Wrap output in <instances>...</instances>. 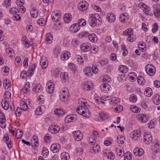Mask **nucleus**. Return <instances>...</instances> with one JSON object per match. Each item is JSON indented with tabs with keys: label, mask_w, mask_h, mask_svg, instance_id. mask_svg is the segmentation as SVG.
I'll return each mask as SVG.
<instances>
[{
	"label": "nucleus",
	"mask_w": 160,
	"mask_h": 160,
	"mask_svg": "<svg viewBox=\"0 0 160 160\" xmlns=\"http://www.w3.org/2000/svg\"><path fill=\"white\" fill-rule=\"evenodd\" d=\"M96 14H90L89 15L88 21L90 25L92 27H94L97 25H99L101 23V19L100 18H97Z\"/></svg>",
	"instance_id": "obj_1"
},
{
	"label": "nucleus",
	"mask_w": 160,
	"mask_h": 160,
	"mask_svg": "<svg viewBox=\"0 0 160 160\" xmlns=\"http://www.w3.org/2000/svg\"><path fill=\"white\" fill-rule=\"evenodd\" d=\"M76 110L78 114L86 118H89L91 116L90 112L85 106H79L77 108Z\"/></svg>",
	"instance_id": "obj_2"
},
{
	"label": "nucleus",
	"mask_w": 160,
	"mask_h": 160,
	"mask_svg": "<svg viewBox=\"0 0 160 160\" xmlns=\"http://www.w3.org/2000/svg\"><path fill=\"white\" fill-rule=\"evenodd\" d=\"M60 93V97L61 100L63 102L67 101L68 97V89L65 88H63Z\"/></svg>",
	"instance_id": "obj_3"
},
{
	"label": "nucleus",
	"mask_w": 160,
	"mask_h": 160,
	"mask_svg": "<svg viewBox=\"0 0 160 160\" xmlns=\"http://www.w3.org/2000/svg\"><path fill=\"white\" fill-rule=\"evenodd\" d=\"M145 70L147 73L150 76H153L156 72L155 67L151 64H148L145 67Z\"/></svg>",
	"instance_id": "obj_4"
},
{
	"label": "nucleus",
	"mask_w": 160,
	"mask_h": 160,
	"mask_svg": "<svg viewBox=\"0 0 160 160\" xmlns=\"http://www.w3.org/2000/svg\"><path fill=\"white\" fill-rule=\"evenodd\" d=\"M101 99L103 101H107L110 99V102L113 103H118L120 100L119 98H111V97L110 96L103 95L101 97Z\"/></svg>",
	"instance_id": "obj_5"
},
{
	"label": "nucleus",
	"mask_w": 160,
	"mask_h": 160,
	"mask_svg": "<svg viewBox=\"0 0 160 160\" xmlns=\"http://www.w3.org/2000/svg\"><path fill=\"white\" fill-rule=\"evenodd\" d=\"M78 9L80 11H84L88 9V4L85 1L81 2L78 5Z\"/></svg>",
	"instance_id": "obj_6"
},
{
	"label": "nucleus",
	"mask_w": 160,
	"mask_h": 160,
	"mask_svg": "<svg viewBox=\"0 0 160 160\" xmlns=\"http://www.w3.org/2000/svg\"><path fill=\"white\" fill-rule=\"evenodd\" d=\"M92 83L90 82L87 81L83 83L82 88L84 90H90L92 89Z\"/></svg>",
	"instance_id": "obj_7"
},
{
	"label": "nucleus",
	"mask_w": 160,
	"mask_h": 160,
	"mask_svg": "<svg viewBox=\"0 0 160 160\" xmlns=\"http://www.w3.org/2000/svg\"><path fill=\"white\" fill-rule=\"evenodd\" d=\"M73 133V137L74 139L77 141H81L83 137L82 133L79 130H77Z\"/></svg>",
	"instance_id": "obj_8"
},
{
	"label": "nucleus",
	"mask_w": 160,
	"mask_h": 160,
	"mask_svg": "<svg viewBox=\"0 0 160 160\" xmlns=\"http://www.w3.org/2000/svg\"><path fill=\"white\" fill-rule=\"evenodd\" d=\"M77 116L75 114H71L67 116L65 118V122L66 123L75 121L77 119Z\"/></svg>",
	"instance_id": "obj_9"
},
{
	"label": "nucleus",
	"mask_w": 160,
	"mask_h": 160,
	"mask_svg": "<svg viewBox=\"0 0 160 160\" xmlns=\"http://www.w3.org/2000/svg\"><path fill=\"white\" fill-rule=\"evenodd\" d=\"M80 48L82 51L86 52L90 50L91 48V45L89 43L86 42L82 44Z\"/></svg>",
	"instance_id": "obj_10"
},
{
	"label": "nucleus",
	"mask_w": 160,
	"mask_h": 160,
	"mask_svg": "<svg viewBox=\"0 0 160 160\" xmlns=\"http://www.w3.org/2000/svg\"><path fill=\"white\" fill-rule=\"evenodd\" d=\"M144 139L147 144L151 142L152 140V138L151 134L148 132H146L144 135Z\"/></svg>",
	"instance_id": "obj_11"
},
{
	"label": "nucleus",
	"mask_w": 160,
	"mask_h": 160,
	"mask_svg": "<svg viewBox=\"0 0 160 160\" xmlns=\"http://www.w3.org/2000/svg\"><path fill=\"white\" fill-rule=\"evenodd\" d=\"M100 88L104 92H107L111 90V87L107 83H103L100 86Z\"/></svg>",
	"instance_id": "obj_12"
},
{
	"label": "nucleus",
	"mask_w": 160,
	"mask_h": 160,
	"mask_svg": "<svg viewBox=\"0 0 160 160\" xmlns=\"http://www.w3.org/2000/svg\"><path fill=\"white\" fill-rule=\"evenodd\" d=\"M138 119L141 122H146L148 121V117L143 114L140 113L137 117Z\"/></svg>",
	"instance_id": "obj_13"
},
{
	"label": "nucleus",
	"mask_w": 160,
	"mask_h": 160,
	"mask_svg": "<svg viewBox=\"0 0 160 160\" xmlns=\"http://www.w3.org/2000/svg\"><path fill=\"white\" fill-rule=\"evenodd\" d=\"M133 153L136 156H140L144 154V151L142 148H136L133 150Z\"/></svg>",
	"instance_id": "obj_14"
},
{
	"label": "nucleus",
	"mask_w": 160,
	"mask_h": 160,
	"mask_svg": "<svg viewBox=\"0 0 160 160\" xmlns=\"http://www.w3.org/2000/svg\"><path fill=\"white\" fill-rule=\"evenodd\" d=\"M42 89V86L40 84H37L34 85L32 91L36 93H39L41 92Z\"/></svg>",
	"instance_id": "obj_15"
},
{
	"label": "nucleus",
	"mask_w": 160,
	"mask_h": 160,
	"mask_svg": "<svg viewBox=\"0 0 160 160\" xmlns=\"http://www.w3.org/2000/svg\"><path fill=\"white\" fill-rule=\"evenodd\" d=\"M60 148V145L58 144H53L51 146V151L53 153H56L58 152Z\"/></svg>",
	"instance_id": "obj_16"
},
{
	"label": "nucleus",
	"mask_w": 160,
	"mask_h": 160,
	"mask_svg": "<svg viewBox=\"0 0 160 160\" xmlns=\"http://www.w3.org/2000/svg\"><path fill=\"white\" fill-rule=\"evenodd\" d=\"M80 29V27L78 23H75L71 26L70 28L71 31L73 33H75L78 31Z\"/></svg>",
	"instance_id": "obj_17"
},
{
	"label": "nucleus",
	"mask_w": 160,
	"mask_h": 160,
	"mask_svg": "<svg viewBox=\"0 0 160 160\" xmlns=\"http://www.w3.org/2000/svg\"><path fill=\"white\" fill-rule=\"evenodd\" d=\"M45 110V107L44 106H39L35 111V113L37 115H41Z\"/></svg>",
	"instance_id": "obj_18"
},
{
	"label": "nucleus",
	"mask_w": 160,
	"mask_h": 160,
	"mask_svg": "<svg viewBox=\"0 0 160 160\" xmlns=\"http://www.w3.org/2000/svg\"><path fill=\"white\" fill-rule=\"evenodd\" d=\"M60 127L58 125H52L51 126V133L53 134L58 133L60 130Z\"/></svg>",
	"instance_id": "obj_19"
},
{
	"label": "nucleus",
	"mask_w": 160,
	"mask_h": 160,
	"mask_svg": "<svg viewBox=\"0 0 160 160\" xmlns=\"http://www.w3.org/2000/svg\"><path fill=\"white\" fill-rule=\"evenodd\" d=\"M61 14L59 13L54 12L52 14V20L53 22H57L59 21Z\"/></svg>",
	"instance_id": "obj_20"
},
{
	"label": "nucleus",
	"mask_w": 160,
	"mask_h": 160,
	"mask_svg": "<svg viewBox=\"0 0 160 160\" xmlns=\"http://www.w3.org/2000/svg\"><path fill=\"white\" fill-rule=\"evenodd\" d=\"M107 18L108 21L109 22H113L115 20V16L114 14L112 13H108L107 14Z\"/></svg>",
	"instance_id": "obj_21"
},
{
	"label": "nucleus",
	"mask_w": 160,
	"mask_h": 160,
	"mask_svg": "<svg viewBox=\"0 0 160 160\" xmlns=\"http://www.w3.org/2000/svg\"><path fill=\"white\" fill-rule=\"evenodd\" d=\"M38 140V136L36 135H34L31 140V144L32 146L38 147L39 145Z\"/></svg>",
	"instance_id": "obj_22"
},
{
	"label": "nucleus",
	"mask_w": 160,
	"mask_h": 160,
	"mask_svg": "<svg viewBox=\"0 0 160 160\" xmlns=\"http://www.w3.org/2000/svg\"><path fill=\"white\" fill-rule=\"evenodd\" d=\"M65 113L66 111L61 108L56 109L54 111V114L57 115H63Z\"/></svg>",
	"instance_id": "obj_23"
},
{
	"label": "nucleus",
	"mask_w": 160,
	"mask_h": 160,
	"mask_svg": "<svg viewBox=\"0 0 160 160\" xmlns=\"http://www.w3.org/2000/svg\"><path fill=\"white\" fill-rule=\"evenodd\" d=\"M132 138L134 140H136L140 136V131L139 130L134 131L131 132Z\"/></svg>",
	"instance_id": "obj_24"
},
{
	"label": "nucleus",
	"mask_w": 160,
	"mask_h": 160,
	"mask_svg": "<svg viewBox=\"0 0 160 160\" xmlns=\"http://www.w3.org/2000/svg\"><path fill=\"white\" fill-rule=\"evenodd\" d=\"M4 141L6 142L8 147L9 148H11L12 146L11 144V141L9 139L8 135L7 134H6L4 136Z\"/></svg>",
	"instance_id": "obj_25"
},
{
	"label": "nucleus",
	"mask_w": 160,
	"mask_h": 160,
	"mask_svg": "<svg viewBox=\"0 0 160 160\" xmlns=\"http://www.w3.org/2000/svg\"><path fill=\"white\" fill-rule=\"evenodd\" d=\"M88 38L89 40L92 42H96L98 40L97 37L94 33L89 34L88 36Z\"/></svg>",
	"instance_id": "obj_26"
},
{
	"label": "nucleus",
	"mask_w": 160,
	"mask_h": 160,
	"mask_svg": "<svg viewBox=\"0 0 160 160\" xmlns=\"http://www.w3.org/2000/svg\"><path fill=\"white\" fill-rule=\"evenodd\" d=\"M9 101L6 99H3L2 101V106L5 110H7L9 108L8 101Z\"/></svg>",
	"instance_id": "obj_27"
},
{
	"label": "nucleus",
	"mask_w": 160,
	"mask_h": 160,
	"mask_svg": "<svg viewBox=\"0 0 160 160\" xmlns=\"http://www.w3.org/2000/svg\"><path fill=\"white\" fill-rule=\"evenodd\" d=\"M153 102L156 105H158L160 103V96L158 94L154 95L153 99Z\"/></svg>",
	"instance_id": "obj_28"
},
{
	"label": "nucleus",
	"mask_w": 160,
	"mask_h": 160,
	"mask_svg": "<svg viewBox=\"0 0 160 160\" xmlns=\"http://www.w3.org/2000/svg\"><path fill=\"white\" fill-rule=\"evenodd\" d=\"M22 41L23 44L25 47L27 48H28L30 46V43L28 41V39L27 38L24 36H23L22 38Z\"/></svg>",
	"instance_id": "obj_29"
},
{
	"label": "nucleus",
	"mask_w": 160,
	"mask_h": 160,
	"mask_svg": "<svg viewBox=\"0 0 160 160\" xmlns=\"http://www.w3.org/2000/svg\"><path fill=\"white\" fill-rule=\"evenodd\" d=\"M72 15L70 13H68L64 14L63 16V19L66 23H69L71 20Z\"/></svg>",
	"instance_id": "obj_30"
},
{
	"label": "nucleus",
	"mask_w": 160,
	"mask_h": 160,
	"mask_svg": "<svg viewBox=\"0 0 160 160\" xmlns=\"http://www.w3.org/2000/svg\"><path fill=\"white\" fill-rule=\"evenodd\" d=\"M116 152L118 155L121 157H122L125 154L124 153L123 149L121 146H119L116 149Z\"/></svg>",
	"instance_id": "obj_31"
},
{
	"label": "nucleus",
	"mask_w": 160,
	"mask_h": 160,
	"mask_svg": "<svg viewBox=\"0 0 160 160\" xmlns=\"http://www.w3.org/2000/svg\"><path fill=\"white\" fill-rule=\"evenodd\" d=\"M119 70L122 73H126L128 70L127 67L123 65H120L118 68Z\"/></svg>",
	"instance_id": "obj_32"
},
{
	"label": "nucleus",
	"mask_w": 160,
	"mask_h": 160,
	"mask_svg": "<svg viewBox=\"0 0 160 160\" xmlns=\"http://www.w3.org/2000/svg\"><path fill=\"white\" fill-rule=\"evenodd\" d=\"M130 110L132 112L137 113L140 112L141 109L134 105H131L130 106Z\"/></svg>",
	"instance_id": "obj_33"
},
{
	"label": "nucleus",
	"mask_w": 160,
	"mask_h": 160,
	"mask_svg": "<svg viewBox=\"0 0 160 160\" xmlns=\"http://www.w3.org/2000/svg\"><path fill=\"white\" fill-rule=\"evenodd\" d=\"M118 142L119 144H122L124 142L125 138L122 135H120L117 137Z\"/></svg>",
	"instance_id": "obj_34"
},
{
	"label": "nucleus",
	"mask_w": 160,
	"mask_h": 160,
	"mask_svg": "<svg viewBox=\"0 0 160 160\" xmlns=\"http://www.w3.org/2000/svg\"><path fill=\"white\" fill-rule=\"evenodd\" d=\"M61 157L62 160H67L69 158V154L67 152H63L61 154Z\"/></svg>",
	"instance_id": "obj_35"
},
{
	"label": "nucleus",
	"mask_w": 160,
	"mask_h": 160,
	"mask_svg": "<svg viewBox=\"0 0 160 160\" xmlns=\"http://www.w3.org/2000/svg\"><path fill=\"white\" fill-rule=\"evenodd\" d=\"M99 117L101 119L103 120L107 119L108 117V115L107 113H104L102 112H100L99 113Z\"/></svg>",
	"instance_id": "obj_36"
},
{
	"label": "nucleus",
	"mask_w": 160,
	"mask_h": 160,
	"mask_svg": "<svg viewBox=\"0 0 160 160\" xmlns=\"http://www.w3.org/2000/svg\"><path fill=\"white\" fill-rule=\"evenodd\" d=\"M31 16L33 18H36L38 16V11L34 8H32L30 11Z\"/></svg>",
	"instance_id": "obj_37"
},
{
	"label": "nucleus",
	"mask_w": 160,
	"mask_h": 160,
	"mask_svg": "<svg viewBox=\"0 0 160 160\" xmlns=\"http://www.w3.org/2000/svg\"><path fill=\"white\" fill-rule=\"evenodd\" d=\"M29 85L30 84L29 82H27L25 85L24 87L22 88V90L25 93H26L30 91Z\"/></svg>",
	"instance_id": "obj_38"
},
{
	"label": "nucleus",
	"mask_w": 160,
	"mask_h": 160,
	"mask_svg": "<svg viewBox=\"0 0 160 160\" xmlns=\"http://www.w3.org/2000/svg\"><path fill=\"white\" fill-rule=\"evenodd\" d=\"M108 63V61H107L104 60H101L98 61L97 62V65L98 67H101L106 65Z\"/></svg>",
	"instance_id": "obj_39"
},
{
	"label": "nucleus",
	"mask_w": 160,
	"mask_h": 160,
	"mask_svg": "<svg viewBox=\"0 0 160 160\" xmlns=\"http://www.w3.org/2000/svg\"><path fill=\"white\" fill-rule=\"evenodd\" d=\"M11 94L9 92L7 91L5 92L4 95V99H6L8 101H10L11 100Z\"/></svg>",
	"instance_id": "obj_40"
},
{
	"label": "nucleus",
	"mask_w": 160,
	"mask_h": 160,
	"mask_svg": "<svg viewBox=\"0 0 160 160\" xmlns=\"http://www.w3.org/2000/svg\"><path fill=\"white\" fill-rule=\"evenodd\" d=\"M23 135L22 130L20 129H17L16 132V137L17 139H19L21 138Z\"/></svg>",
	"instance_id": "obj_41"
},
{
	"label": "nucleus",
	"mask_w": 160,
	"mask_h": 160,
	"mask_svg": "<svg viewBox=\"0 0 160 160\" xmlns=\"http://www.w3.org/2000/svg\"><path fill=\"white\" fill-rule=\"evenodd\" d=\"M5 122L6 118L5 116L0 110V123L2 124H3L5 123Z\"/></svg>",
	"instance_id": "obj_42"
},
{
	"label": "nucleus",
	"mask_w": 160,
	"mask_h": 160,
	"mask_svg": "<svg viewBox=\"0 0 160 160\" xmlns=\"http://www.w3.org/2000/svg\"><path fill=\"white\" fill-rule=\"evenodd\" d=\"M152 89L150 88H147L145 92V94L148 97H150L152 94Z\"/></svg>",
	"instance_id": "obj_43"
},
{
	"label": "nucleus",
	"mask_w": 160,
	"mask_h": 160,
	"mask_svg": "<svg viewBox=\"0 0 160 160\" xmlns=\"http://www.w3.org/2000/svg\"><path fill=\"white\" fill-rule=\"evenodd\" d=\"M61 57L63 60H67L70 57V53L67 52L62 55Z\"/></svg>",
	"instance_id": "obj_44"
},
{
	"label": "nucleus",
	"mask_w": 160,
	"mask_h": 160,
	"mask_svg": "<svg viewBox=\"0 0 160 160\" xmlns=\"http://www.w3.org/2000/svg\"><path fill=\"white\" fill-rule=\"evenodd\" d=\"M123 33L124 35H128L129 36L130 35L133 34V30L131 28H129L124 31Z\"/></svg>",
	"instance_id": "obj_45"
},
{
	"label": "nucleus",
	"mask_w": 160,
	"mask_h": 160,
	"mask_svg": "<svg viewBox=\"0 0 160 160\" xmlns=\"http://www.w3.org/2000/svg\"><path fill=\"white\" fill-rule=\"evenodd\" d=\"M120 20L122 23H125L126 20L127 19V16L124 14H122L120 15L119 17Z\"/></svg>",
	"instance_id": "obj_46"
},
{
	"label": "nucleus",
	"mask_w": 160,
	"mask_h": 160,
	"mask_svg": "<svg viewBox=\"0 0 160 160\" xmlns=\"http://www.w3.org/2000/svg\"><path fill=\"white\" fill-rule=\"evenodd\" d=\"M132 157L129 152H127L124 154V160H131Z\"/></svg>",
	"instance_id": "obj_47"
},
{
	"label": "nucleus",
	"mask_w": 160,
	"mask_h": 160,
	"mask_svg": "<svg viewBox=\"0 0 160 160\" xmlns=\"http://www.w3.org/2000/svg\"><path fill=\"white\" fill-rule=\"evenodd\" d=\"M129 99L131 102L134 103L137 101V97L135 95L132 94L130 95Z\"/></svg>",
	"instance_id": "obj_48"
},
{
	"label": "nucleus",
	"mask_w": 160,
	"mask_h": 160,
	"mask_svg": "<svg viewBox=\"0 0 160 160\" xmlns=\"http://www.w3.org/2000/svg\"><path fill=\"white\" fill-rule=\"evenodd\" d=\"M49 154V151L45 147L43 148L42 151V154L44 156L46 157Z\"/></svg>",
	"instance_id": "obj_49"
},
{
	"label": "nucleus",
	"mask_w": 160,
	"mask_h": 160,
	"mask_svg": "<svg viewBox=\"0 0 160 160\" xmlns=\"http://www.w3.org/2000/svg\"><path fill=\"white\" fill-rule=\"evenodd\" d=\"M62 27L60 23L58 24L54 23L53 26L52 27V29L54 31H56L60 29Z\"/></svg>",
	"instance_id": "obj_50"
},
{
	"label": "nucleus",
	"mask_w": 160,
	"mask_h": 160,
	"mask_svg": "<svg viewBox=\"0 0 160 160\" xmlns=\"http://www.w3.org/2000/svg\"><path fill=\"white\" fill-rule=\"evenodd\" d=\"M78 23L80 27V26H83L86 24V21L85 19H81L79 20Z\"/></svg>",
	"instance_id": "obj_51"
},
{
	"label": "nucleus",
	"mask_w": 160,
	"mask_h": 160,
	"mask_svg": "<svg viewBox=\"0 0 160 160\" xmlns=\"http://www.w3.org/2000/svg\"><path fill=\"white\" fill-rule=\"evenodd\" d=\"M99 147V146H98L97 144L95 146L93 147L92 149L91 150V152L92 153L98 152Z\"/></svg>",
	"instance_id": "obj_52"
},
{
	"label": "nucleus",
	"mask_w": 160,
	"mask_h": 160,
	"mask_svg": "<svg viewBox=\"0 0 160 160\" xmlns=\"http://www.w3.org/2000/svg\"><path fill=\"white\" fill-rule=\"evenodd\" d=\"M50 140V134L49 133L46 134L44 137V141L45 143L48 142Z\"/></svg>",
	"instance_id": "obj_53"
},
{
	"label": "nucleus",
	"mask_w": 160,
	"mask_h": 160,
	"mask_svg": "<svg viewBox=\"0 0 160 160\" xmlns=\"http://www.w3.org/2000/svg\"><path fill=\"white\" fill-rule=\"evenodd\" d=\"M92 71V68L89 67H86L84 69V72L86 75H88V73H91Z\"/></svg>",
	"instance_id": "obj_54"
},
{
	"label": "nucleus",
	"mask_w": 160,
	"mask_h": 160,
	"mask_svg": "<svg viewBox=\"0 0 160 160\" xmlns=\"http://www.w3.org/2000/svg\"><path fill=\"white\" fill-rule=\"evenodd\" d=\"M69 69L72 71H75L76 70V68L75 67V64L73 63H70L69 65Z\"/></svg>",
	"instance_id": "obj_55"
},
{
	"label": "nucleus",
	"mask_w": 160,
	"mask_h": 160,
	"mask_svg": "<svg viewBox=\"0 0 160 160\" xmlns=\"http://www.w3.org/2000/svg\"><path fill=\"white\" fill-rule=\"evenodd\" d=\"M40 64L42 69L45 68L47 66V64L46 62L44 61L42 59H41Z\"/></svg>",
	"instance_id": "obj_56"
},
{
	"label": "nucleus",
	"mask_w": 160,
	"mask_h": 160,
	"mask_svg": "<svg viewBox=\"0 0 160 160\" xmlns=\"http://www.w3.org/2000/svg\"><path fill=\"white\" fill-rule=\"evenodd\" d=\"M111 80V79L110 77L108 75H105L104 76L103 81L104 82L107 83L109 82Z\"/></svg>",
	"instance_id": "obj_57"
},
{
	"label": "nucleus",
	"mask_w": 160,
	"mask_h": 160,
	"mask_svg": "<svg viewBox=\"0 0 160 160\" xmlns=\"http://www.w3.org/2000/svg\"><path fill=\"white\" fill-rule=\"evenodd\" d=\"M46 89L47 92L48 93H50V80L47 81L46 84Z\"/></svg>",
	"instance_id": "obj_58"
},
{
	"label": "nucleus",
	"mask_w": 160,
	"mask_h": 160,
	"mask_svg": "<svg viewBox=\"0 0 160 160\" xmlns=\"http://www.w3.org/2000/svg\"><path fill=\"white\" fill-rule=\"evenodd\" d=\"M13 49L11 48H7L6 50V52L7 54L8 55L9 57L11 56V54L13 53Z\"/></svg>",
	"instance_id": "obj_59"
},
{
	"label": "nucleus",
	"mask_w": 160,
	"mask_h": 160,
	"mask_svg": "<svg viewBox=\"0 0 160 160\" xmlns=\"http://www.w3.org/2000/svg\"><path fill=\"white\" fill-rule=\"evenodd\" d=\"M136 39V38L135 36L133 34L130 35L128 38V41L130 42H132Z\"/></svg>",
	"instance_id": "obj_60"
},
{
	"label": "nucleus",
	"mask_w": 160,
	"mask_h": 160,
	"mask_svg": "<svg viewBox=\"0 0 160 160\" xmlns=\"http://www.w3.org/2000/svg\"><path fill=\"white\" fill-rule=\"evenodd\" d=\"M43 96H39L38 97L37 99V102L40 104H42L44 102V98H43Z\"/></svg>",
	"instance_id": "obj_61"
},
{
	"label": "nucleus",
	"mask_w": 160,
	"mask_h": 160,
	"mask_svg": "<svg viewBox=\"0 0 160 160\" xmlns=\"http://www.w3.org/2000/svg\"><path fill=\"white\" fill-rule=\"evenodd\" d=\"M44 22L43 18L39 19L37 21V23L40 26H43L44 25Z\"/></svg>",
	"instance_id": "obj_62"
},
{
	"label": "nucleus",
	"mask_w": 160,
	"mask_h": 160,
	"mask_svg": "<svg viewBox=\"0 0 160 160\" xmlns=\"http://www.w3.org/2000/svg\"><path fill=\"white\" fill-rule=\"evenodd\" d=\"M137 80L138 83L140 84L142 83L144 81L143 78L140 76H139L138 77Z\"/></svg>",
	"instance_id": "obj_63"
},
{
	"label": "nucleus",
	"mask_w": 160,
	"mask_h": 160,
	"mask_svg": "<svg viewBox=\"0 0 160 160\" xmlns=\"http://www.w3.org/2000/svg\"><path fill=\"white\" fill-rule=\"evenodd\" d=\"M53 52L54 54L56 55H58L61 53L60 50L59 48H56L53 50Z\"/></svg>",
	"instance_id": "obj_64"
}]
</instances>
